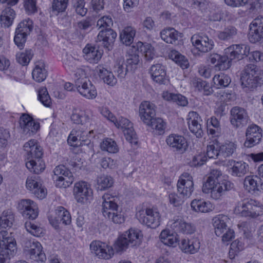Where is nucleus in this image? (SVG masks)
<instances>
[{"label": "nucleus", "mask_w": 263, "mask_h": 263, "mask_svg": "<svg viewBox=\"0 0 263 263\" xmlns=\"http://www.w3.org/2000/svg\"><path fill=\"white\" fill-rule=\"evenodd\" d=\"M221 175L220 171L212 170L202 186V192L205 194H210V197L215 200L221 199L225 192L233 187V184L228 180L219 181Z\"/></svg>", "instance_id": "obj_1"}, {"label": "nucleus", "mask_w": 263, "mask_h": 263, "mask_svg": "<svg viewBox=\"0 0 263 263\" xmlns=\"http://www.w3.org/2000/svg\"><path fill=\"white\" fill-rule=\"evenodd\" d=\"M240 82L246 90H253L263 85V71L255 65L248 64L241 72Z\"/></svg>", "instance_id": "obj_2"}, {"label": "nucleus", "mask_w": 263, "mask_h": 263, "mask_svg": "<svg viewBox=\"0 0 263 263\" xmlns=\"http://www.w3.org/2000/svg\"><path fill=\"white\" fill-rule=\"evenodd\" d=\"M234 212L241 217L256 218L263 215V205L256 200L248 199L238 202Z\"/></svg>", "instance_id": "obj_3"}, {"label": "nucleus", "mask_w": 263, "mask_h": 263, "mask_svg": "<svg viewBox=\"0 0 263 263\" xmlns=\"http://www.w3.org/2000/svg\"><path fill=\"white\" fill-rule=\"evenodd\" d=\"M16 241L11 233L0 231V263H6L16 251Z\"/></svg>", "instance_id": "obj_4"}, {"label": "nucleus", "mask_w": 263, "mask_h": 263, "mask_svg": "<svg viewBox=\"0 0 263 263\" xmlns=\"http://www.w3.org/2000/svg\"><path fill=\"white\" fill-rule=\"evenodd\" d=\"M136 217L140 223L152 228H156L160 224V214L155 208H146L138 211Z\"/></svg>", "instance_id": "obj_5"}, {"label": "nucleus", "mask_w": 263, "mask_h": 263, "mask_svg": "<svg viewBox=\"0 0 263 263\" xmlns=\"http://www.w3.org/2000/svg\"><path fill=\"white\" fill-rule=\"evenodd\" d=\"M73 194L77 202L84 204L92 199L93 192L89 184L79 181L74 184Z\"/></svg>", "instance_id": "obj_6"}, {"label": "nucleus", "mask_w": 263, "mask_h": 263, "mask_svg": "<svg viewBox=\"0 0 263 263\" xmlns=\"http://www.w3.org/2000/svg\"><path fill=\"white\" fill-rule=\"evenodd\" d=\"M90 249L92 253L100 259H109L114 255L112 247L100 241H92L90 245Z\"/></svg>", "instance_id": "obj_7"}, {"label": "nucleus", "mask_w": 263, "mask_h": 263, "mask_svg": "<svg viewBox=\"0 0 263 263\" xmlns=\"http://www.w3.org/2000/svg\"><path fill=\"white\" fill-rule=\"evenodd\" d=\"M230 121L234 128H241L247 125L249 116L247 111L243 108L235 106L231 108Z\"/></svg>", "instance_id": "obj_8"}, {"label": "nucleus", "mask_w": 263, "mask_h": 263, "mask_svg": "<svg viewBox=\"0 0 263 263\" xmlns=\"http://www.w3.org/2000/svg\"><path fill=\"white\" fill-rule=\"evenodd\" d=\"M177 186L178 192L183 197H190L194 190L192 176L188 173H183L180 176Z\"/></svg>", "instance_id": "obj_9"}, {"label": "nucleus", "mask_w": 263, "mask_h": 263, "mask_svg": "<svg viewBox=\"0 0 263 263\" xmlns=\"http://www.w3.org/2000/svg\"><path fill=\"white\" fill-rule=\"evenodd\" d=\"M75 86L78 92L87 99H93L97 96L96 87L87 78L76 79Z\"/></svg>", "instance_id": "obj_10"}, {"label": "nucleus", "mask_w": 263, "mask_h": 263, "mask_svg": "<svg viewBox=\"0 0 263 263\" xmlns=\"http://www.w3.org/2000/svg\"><path fill=\"white\" fill-rule=\"evenodd\" d=\"M195 48L202 53H206L212 50L214 46L213 41L205 34H195L191 39Z\"/></svg>", "instance_id": "obj_11"}, {"label": "nucleus", "mask_w": 263, "mask_h": 263, "mask_svg": "<svg viewBox=\"0 0 263 263\" xmlns=\"http://www.w3.org/2000/svg\"><path fill=\"white\" fill-rule=\"evenodd\" d=\"M26 187L40 199H43L46 196L47 190L42 185L37 176H28L26 181Z\"/></svg>", "instance_id": "obj_12"}, {"label": "nucleus", "mask_w": 263, "mask_h": 263, "mask_svg": "<svg viewBox=\"0 0 263 263\" xmlns=\"http://www.w3.org/2000/svg\"><path fill=\"white\" fill-rule=\"evenodd\" d=\"M17 208L23 217L29 219H34L38 215V208L36 203L28 199L20 200Z\"/></svg>", "instance_id": "obj_13"}, {"label": "nucleus", "mask_w": 263, "mask_h": 263, "mask_svg": "<svg viewBox=\"0 0 263 263\" xmlns=\"http://www.w3.org/2000/svg\"><path fill=\"white\" fill-rule=\"evenodd\" d=\"M249 40L255 43L263 39V17L258 16L250 24Z\"/></svg>", "instance_id": "obj_14"}, {"label": "nucleus", "mask_w": 263, "mask_h": 263, "mask_svg": "<svg viewBox=\"0 0 263 263\" xmlns=\"http://www.w3.org/2000/svg\"><path fill=\"white\" fill-rule=\"evenodd\" d=\"M165 142L170 148L179 153H184L187 147L185 138L178 134H170L166 137Z\"/></svg>", "instance_id": "obj_15"}, {"label": "nucleus", "mask_w": 263, "mask_h": 263, "mask_svg": "<svg viewBox=\"0 0 263 263\" xmlns=\"http://www.w3.org/2000/svg\"><path fill=\"white\" fill-rule=\"evenodd\" d=\"M246 137L244 146L248 148L252 147L260 141L262 137L261 129L258 126L252 124L247 127Z\"/></svg>", "instance_id": "obj_16"}, {"label": "nucleus", "mask_w": 263, "mask_h": 263, "mask_svg": "<svg viewBox=\"0 0 263 263\" xmlns=\"http://www.w3.org/2000/svg\"><path fill=\"white\" fill-rule=\"evenodd\" d=\"M189 129L197 138H201L203 135L202 127V121L199 114L195 111H190L186 119Z\"/></svg>", "instance_id": "obj_17"}, {"label": "nucleus", "mask_w": 263, "mask_h": 263, "mask_svg": "<svg viewBox=\"0 0 263 263\" xmlns=\"http://www.w3.org/2000/svg\"><path fill=\"white\" fill-rule=\"evenodd\" d=\"M250 51L249 46L243 44H234L224 49V54L229 60L242 59L247 56Z\"/></svg>", "instance_id": "obj_18"}, {"label": "nucleus", "mask_w": 263, "mask_h": 263, "mask_svg": "<svg viewBox=\"0 0 263 263\" xmlns=\"http://www.w3.org/2000/svg\"><path fill=\"white\" fill-rule=\"evenodd\" d=\"M156 106L155 104L147 101L141 103L139 106V116L140 119L145 124L149 123L156 116Z\"/></svg>", "instance_id": "obj_19"}, {"label": "nucleus", "mask_w": 263, "mask_h": 263, "mask_svg": "<svg viewBox=\"0 0 263 263\" xmlns=\"http://www.w3.org/2000/svg\"><path fill=\"white\" fill-rule=\"evenodd\" d=\"M20 124L23 133L29 136L36 133L40 127L39 122H35L31 116L27 114H23L21 117Z\"/></svg>", "instance_id": "obj_20"}, {"label": "nucleus", "mask_w": 263, "mask_h": 263, "mask_svg": "<svg viewBox=\"0 0 263 263\" xmlns=\"http://www.w3.org/2000/svg\"><path fill=\"white\" fill-rule=\"evenodd\" d=\"M117 35L116 32L110 28L102 30L97 36V41L101 42L104 48L108 50H110L112 48Z\"/></svg>", "instance_id": "obj_21"}, {"label": "nucleus", "mask_w": 263, "mask_h": 263, "mask_svg": "<svg viewBox=\"0 0 263 263\" xmlns=\"http://www.w3.org/2000/svg\"><path fill=\"white\" fill-rule=\"evenodd\" d=\"M24 149L26 152L27 160L41 158L43 155V149L35 139H31L26 142L24 145Z\"/></svg>", "instance_id": "obj_22"}, {"label": "nucleus", "mask_w": 263, "mask_h": 263, "mask_svg": "<svg viewBox=\"0 0 263 263\" xmlns=\"http://www.w3.org/2000/svg\"><path fill=\"white\" fill-rule=\"evenodd\" d=\"M112 209H109V206H105V210L102 211L105 217L108 218L114 223L121 224L125 221L124 216L117 204H114Z\"/></svg>", "instance_id": "obj_23"}, {"label": "nucleus", "mask_w": 263, "mask_h": 263, "mask_svg": "<svg viewBox=\"0 0 263 263\" xmlns=\"http://www.w3.org/2000/svg\"><path fill=\"white\" fill-rule=\"evenodd\" d=\"M245 190L251 194H255L262 189V182L260 178L256 175H249L243 180Z\"/></svg>", "instance_id": "obj_24"}, {"label": "nucleus", "mask_w": 263, "mask_h": 263, "mask_svg": "<svg viewBox=\"0 0 263 263\" xmlns=\"http://www.w3.org/2000/svg\"><path fill=\"white\" fill-rule=\"evenodd\" d=\"M171 227L176 232L185 234H192L196 231V228L194 224L186 222L181 218L174 219Z\"/></svg>", "instance_id": "obj_25"}, {"label": "nucleus", "mask_w": 263, "mask_h": 263, "mask_svg": "<svg viewBox=\"0 0 263 263\" xmlns=\"http://www.w3.org/2000/svg\"><path fill=\"white\" fill-rule=\"evenodd\" d=\"M84 58L90 63H97L101 59L102 51L98 47L87 44L83 49Z\"/></svg>", "instance_id": "obj_26"}, {"label": "nucleus", "mask_w": 263, "mask_h": 263, "mask_svg": "<svg viewBox=\"0 0 263 263\" xmlns=\"http://www.w3.org/2000/svg\"><path fill=\"white\" fill-rule=\"evenodd\" d=\"M227 165L231 166V175L233 176L242 177L249 172L248 164L243 161L229 160Z\"/></svg>", "instance_id": "obj_27"}, {"label": "nucleus", "mask_w": 263, "mask_h": 263, "mask_svg": "<svg viewBox=\"0 0 263 263\" xmlns=\"http://www.w3.org/2000/svg\"><path fill=\"white\" fill-rule=\"evenodd\" d=\"M200 242L197 238L182 239L179 243V248L185 253L194 254L199 249Z\"/></svg>", "instance_id": "obj_28"}, {"label": "nucleus", "mask_w": 263, "mask_h": 263, "mask_svg": "<svg viewBox=\"0 0 263 263\" xmlns=\"http://www.w3.org/2000/svg\"><path fill=\"white\" fill-rule=\"evenodd\" d=\"M229 221L228 216L224 215H218L213 218V225L217 236H221L228 229L227 223Z\"/></svg>", "instance_id": "obj_29"}, {"label": "nucleus", "mask_w": 263, "mask_h": 263, "mask_svg": "<svg viewBox=\"0 0 263 263\" xmlns=\"http://www.w3.org/2000/svg\"><path fill=\"white\" fill-rule=\"evenodd\" d=\"M152 78L154 81L159 84H165L166 79L164 67L160 64L153 65L150 70Z\"/></svg>", "instance_id": "obj_30"}, {"label": "nucleus", "mask_w": 263, "mask_h": 263, "mask_svg": "<svg viewBox=\"0 0 263 263\" xmlns=\"http://www.w3.org/2000/svg\"><path fill=\"white\" fill-rule=\"evenodd\" d=\"M192 209L196 212L209 213L214 209V205L210 201L203 199H194L191 203Z\"/></svg>", "instance_id": "obj_31"}, {"label": "nucleus", "mask_w": 263, "mask_h": 263, "mask_svg": "<svg viewBox=\"0 0 263 263\" xmlns=\"http://www.w3.org/2000/svg\"><path fill=\"white\" fill-rule=\"evenodd\" d=\"M92 117L91 110H76L71 117V120L76 124L82 125L89 122Z\"/></svg>", "instance_id": "obj_32"}, {"label": "nucleus", "mask_w": 263, "mask_h": 263, "mask_svg": "<svg viewBox=\"0 0 263 263\" xmlns=\"http://www.w3.org/2000/svg\"><path fill=\"white\" fill-rule=\"evenodd\" d=\"M160 36L166 43L175 44L181 36V33L173 28H168L163 29L160 32Z\"/></svg>", "instance_id": "obj_33"}, {"label": "nucleus", "mask_w": 263, "mask_h": 263, "mask_svg": "<svg viewBox=\"0 0 263 263\" xmlns=\"http://www.w3.org/2000/svg\"><path fill=\"white\" fill-rule=\"evenodd\" d=\"M33 79L37 82L44 81L47 76L45 64L43 61H37L35 63V67L32 72Z\"/></svg>", "instance_id": "obj_34"}, {"label": "nucleus", "mask_w": 263, "mask_h": 263, "mask_svg": "<svg viewBox=\"0 0 263 263\" xmlns=\"http://www.w3.org/2000/svg\"><path fill=\"white\" fill-rule=\"evenodd\" d=\"M137 51L138 49L133 46L127 52L126 63L128 70H132L136 68L139 62V56Z\"/></svg>", "instance_id": "obj_35"}, {"label": "nucleus", "mask_w": 263, "mask_h": 263, "mask_svg": "<svg viewBox=\"0 0 263 263\" xmlns=\"http://www.w3.org/2000/svg\"><path fill=\"white\" fill-rule=\"evenodd\" d=\"M26 166L30 172L37 174L42 172L45 167V163L41 158L28 160L26 162Z\"/></svg>", "instance_id": "obj_36"}, {"label": "nucleus", "mask_w": 263, "mask_h": 263, "mask_svg": "<svg viewBox=\"0 0 263 263\" xmlns=\"http://www.w3.org/2000/svg\"><path fill=\"white\" fill-rule=\"evenodd\" d=\"M135 34V29L132 26H127L120 32V40L123 44L129 46L133 43Z\"/></svg>", "instance_id": "obj_37"}, {"label": "nucleus", "mask_w": 263, "mask_h": 263, "mask_svg": "<svg viewBox=\"0 0 263 263\" xmlns=\"http://www.w3.org/2000/svg\"><path fill=\"white\" fill-rule=\"evenodd\" d=\"M15 221V215L11 210H4L0 216V227L6 229L11 228Z\"/></svg>", "instance_id": "obj_38"}, {"label": "nucleus", "mask_w": 263, "mask_h": 263, "mask_svg": "<svg viewBox=\"0 0 263 263\" xmlns=\"http://www.w3.org/2000/svg\"><path fill=\"white\" fill-rule=\"evenodd\" d=\"M154 130V132L157 135H162L166 128V122L161 118L154 117L149 121V123L145 124Z\"/></svg>", "instance_id": "obj_39"}, {"label": "nucleus", "mask_w": 263, "mask_h": 263, "mask_svg": "<svg viewBox=\"0 0 263 263\" xmlns=\"http://www.w3.org/2000/svg\"><path fill=\"white\" fill-rule=\"evenodd\" d=\"M161 241L165 245L175 247L178 240L176 233H171L169 230H163L160 235Z\"/></svg>", "instance_id": "obj_40"}, {"label": "nucleus", "mask_w": 263, "mask_h": 263, "mask_svg": "<svg viewBox=\"0 0 263 263\" xmlns=\"http://www.w3.org/2000/svg\"><path fill=\"white\" fill-rule=\"evenodd\" d=\"M123 235L126 237L130 246H138L141 243L142 236L138 230L130 229Z\"/></svg>", "instance_id": "obj_41"}, {"label": "nucleus", "mask_w": 263, "mask_h": 263, "mask_svg": "<svg viewBox=\"0 0 263 263\" xmlns=\"http://www.w3.org/2000/svg\"><path fill=\"white\" fill-rule=\"evenodd\" d=\"M237 34V30L234 26H228L217 33V37L220 40L229 41L234 39Z\"/></svg>", "instance_id": "obj_42"}, {"label": "nucleus", "mask_w": 263, "mask_h": 263, "mask_svg": "<svg viewBox=\"0 0 263 263\" xmlns=\"http://www.w3.org/2000/svg\"><path fill=\"white\" fill-rule=\"evenodd\" d=\"M30 258L36 261H44L46 260V256L42 251L41 244L36 243V245L29 252Z\"/></svg>", "instance_id": "obj_43"}, {"label": "nucleus", "mask_w": 263, "mask_h": 263, "mask_svg": "<svg viewBox=\"0 0 263 263\" xmlns=\"http://www.w3.org/2000/svg\"><path fill=\"white\" fill-rule=\"evenodd\" d=\"M236 142L227 141L221 145H220V153L223 157H229L236 152L237 149Z\"/></svg>", "instance_id": "obj_44"}, {"label": "nucleus", "mask_w": 263, "mask_h": 263, "mask_svg": "<svg viewBox=\"0 0 263 263\" xmlns=\"http://www.w3.org/2000/svg\"><path fill=\"white\" fill-rule=\"evenodd\" d=\"M213 81L216 88H221L228 86L231 80L227 74L220 73L214 76Z\"/></svg>", "instance_id": "obj_45"}, {"label": "nucleus", "mask_w": 263, "mask_h": 263, "mask_svg": "<svg viewBox=\"0 0 263 263\" xmlns=\"http://www.w3.org/2000/svg\"><path fill=\"white\" fill-rule=\"evenodd\" d=\"M207 123L209 134L213 136H218L221 133V127L218 119L215 117H212Z\"/></svg>", "instance_id": "obj_46"}, {"label": "nucleus", "mask_w": 263, "mask_h": 263, "mask_svg": "<svg viewBox=\"0 0 263 263\" xmlns=\"http://www.w3.org/2000/svg\"><path fill=\"white\" fill-rule=\"evenodd\" d=\"M92 130L87 132H83L81 134L80 131L72 130L69 136L68 137L67 142L71 145L73 146H77L78 145V137H79L80 140H85L84 137L86 136H88V134L90 135L93 133Z\"/></svg>", "instance_id": "obj_47"}, {"label": "nucleus", "mask_w": 263, "mask_h": 263, "mask_svg": "<svg viewBox=\"0 0 263 263\" xmlns=\"http://www.w3.org/2000/svg\"><path fill=\"white\" fill-rule=\"evenodd\" d=\"M100 147L102 151L112 154L117 153L119 151L116 142L110 138L104 139L101 143Z\"/></svg>", "instance_id": "obj_48"}, {"label": "nucleus", "mask_w": 263, "mask_h": 263, "mask_svg": "<svg viewBox=\"0 0 263 263\" xmlns=\"http://www.w3.org/2000/svg\"><path fill=\"white\" fill-rule=\"evenodd\" d=\"M124 58L122 57L119 58L115 61L113 68L114 72L116 73L118 77L120 79L124 78L129 70L127 68V67L126 68H124Z\"/></svg>", "instance_id": "obj_49"}, {"label": "nucleus", "mask_w": 263, "mask_h": 263, "mask_svg": "<svg viewBox=\"0 0 263 263\" xmlns=\"http://www.w3.org/2000/svg\"><path fill=\"white\" fill-rule=\"evenodd\" d=\"M66 212L67 210L64 207H58L55 210V215H51L49 217V221L50 224L54 228H57L59 223L61 222L64 215Z\"/></svg>", "instance_id": "obj_50"}, {"label": "nucleus", "mask_w": 263, "mask_h": 263, "mask_svg": "<svg viewBox=\"0 0 263 263\" xmlns=\"http://www.w3.org/2000/svg\"><path fill=\"white\" fill-rule=\"evenodd\" d=\"M56 186L60 188H66L69 186L73 182L74 178L72 173H68L66 177H58L53 179Z\"/></svg>", "instance_id": "obj_51"}, {"label": "nucleus", "mask_w": 263, "mask_h": 263, "mask_svg": "<svg viewBox=\"0 0 263 263\" xmlns=\"http://www.w3.org/2000/svg\"><path fill=\"white\" fill-rule=\"evenodd\" d=\"M170 57L182 69H186L189 67V62L188 60L178 51L176 50L172 51L170 54Z\"/></svg>", "instance_id": "obj_52"}, {"label": "nucleus", "mask_w": 263, "mask_h": 263, "mask_svg": "<svg viewBox=\"0 0 263 263\" xmlns=\"http://www.w3.org/2000/svg\"><path fill=\"white\" fill-rule=\"evenodd\" d=\"M98 188L101 190H105L111 187L114 184V179L107 175H102L97 178Z\"/></svg>", "instance_id": "obj_53"}, {"label": "nucleus", "mask_w": 263, "mask_h": 263, "mask_svg": "<svg viewBox=\"0 0 263 263\" xmlns=\"http://www.w3.org/2000/svg\"><path fill=\"white\" fill-rule=\"evenodd\" d=\"M206 156L211 159H216L221 155L220 153V145L217 141L210 142L206 147Z\"/></svg>", "instance_id": "obj_54"}, {"label": "nucleus", "mask_w": 263, "mask_h": 263, "mask_svg": "<svg viewBox=\"0 0 263 263\" xmlns=\"http://www.w3.org/2000/svg\"><path fill=\"white\" fill-rule=\"evenodd\" d=\"M33 28V23L30 18H26L21 22L16 29V32L28 35Z\"/></svg>", "instance_id": "obj_55"}, {"label": "nucleus", "mask_w": 263, "mask_h": 263, "mask_svg": "<svg viewBox=\"0 0 263 263\" xmlns=\"http://www.w3.org/2000/svg\"><path fill=\"white\" fill-rule=\"evenodd\" d=\"M137 48H139L141 52H143L147 60H151L153 58L155 53L154 48L149 44H144L139 42L137 43Z\"/></svg>", "instance_id": "obj_56"}, {"label": "nucleus", "mask_w": 263, "mask_h": 263, "mask_svg": "<svg viewBox=\"0 0 263 263\" xmlns=\"http://www.w3.org/2000/svg\"><path fill=\"white\" fill-rule=\"evenodd\" d=\"M129 246L126 237L123 234L118 237L114 244V248L117 252H123L126 250Z\"/></svg>", "instance_id": "obj_57"}, {"label": "nucleus", "mask_w": 263, "mask_h": 263, "mask_svg": "<svg viewBox=\"0 0 263 263\" xmlns=\"http://www.w3.org/2000/svg\"><path fill=\"white\" fill-rule=\"evenodd\" d=\"M38 98L45 106L49 107L51 104L50 97L46 87H41L38 90Z\"/></svg>", "instance_id": "obj_58"}, {"label": "nucleus", "mask_w": 263, "mask_h": 263, "mask_svg": "<svg viewBox=\"0 0 263 263\" xmlns=\"http://www.w3.org/2000/svg\"><path fill=\"white\" fill-rule=\"evenodd\" d=\"M32 57L31 50H26L25 52L16 54V59L18 63L22 65H27L30 62Z\"/></svg>", "instance_id": "obj_59"}, {"label": "nucleus", "mask_w": 263, "mask_h": 263, "mask_svg": "<svg viewBox=\"0 0 263 263\" xmlns=\"http://www.w3.org/2000/svg\"><path fill=\"white\" fill-rule=\"evenodd\" d=\"M125 138L131 144L136 145L138 144L137 135L134 130L133 125L123 130Z\"/></svg>", "instance_id": "obj_60"}, {"label": "nucleus", "mask_w": 263, "mask_h": 263, "mask_svg": "<svg viewBox=\"0 0 263 263\" xmlns=\"http://www.w3.org/2000/svg\"><path fill=\"white\" fill-rule=\"evenodd\" d=\"M103 201L102 202V211L105 210V206H109V209H111L114 204H117V197L113 196L109 193H106L102 196Z\"/></svg>", "instance_id": "obj_61"}, {"label": "nucleus", "mask_w": 263, "mask_h": 263, "mask_svg": "<svg viewBox=\"0 0 263 263\" xmlns=\"http://www.w3.org/2000/svg\"><path fill=\"white\" fill-rule=\"evenodd\" d=\"M25 228L28 232L36 237H39L43 233L42 228L30 221L25 223Z\"/></svg>", "instance_id": "obj_62"}, {"label": "nucleus", "mask_w": 263, "mask_h": 263, "mask_svg": "<svg viewBox=\"0 0 263 263\" xmlns=\"http://www.w3.org/2000/svg\"><path fill=\"white\" fill-rule=\"evenodd\" d=\"M220 59L215 65V67L219 70H225L229 68L230 67V61L228 56L220 55Z\"/></svg>", "instance_id": "obj_63"}, {"label": "nucleus", "mask_w": 263, "mask_h": 263, "mask_svg": "<svg viewBox=\"0 0 263 263\" xmlns=\"http://www.w3.org/2000/svg\"><path fill=\"white\" fill-rule=\"evenodd\" d=\"M73 7L76 13L81 16L85 15L87 12V9L85 7L84 0H76L73 4Z\"/></svg>", "instance_id": "obj_64"}]
</instances>
